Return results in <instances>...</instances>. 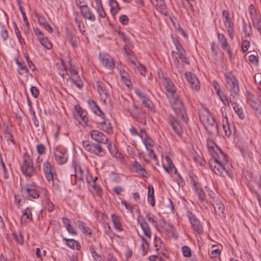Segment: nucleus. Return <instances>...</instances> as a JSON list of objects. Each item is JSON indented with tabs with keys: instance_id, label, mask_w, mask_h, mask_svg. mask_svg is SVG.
<instances>
[{
	"instance_id": "680f3d73",
	"label": "nucleus",
	"mask_w": 261,
	"mask_h": 261,
	"mask_svg": "<svg viewBox=\"0 0 261 261\" xmlns=\"http://www.w3.org/2000/svg\"><path fill=\"white\" fill-rule=\"evenodd\" d=\"M5 137L9 144L15 145V142L13 139V135L10 132L6 131L5 133Z\"/></svg>"
},
{
	"instance_id": "2eb2a0df",
	"label": "nucleus",
	"mask_w": 261,
	"mask_h": 261,
	"mask_svg": "<svg viewBox=\"0 0 261 261\" xmlns=\"http://www.w3.org/2000/svg\"><path fill=\"white\" fill-rule=\"evenodd\" d=\"M55 159L59 165H63L67 160L66 151L62 149L56 148L54 150Z\"/></svg>"
},
{
	"instance_id": "393cba45",
	"label": "nucleus",
	"mask_w": 261,
	"mask_h": 261,
	"mask_svg": "<svg viewBox=\"0 0 261 261\" xmlns=\"http://www.w3.org/2000/svg\"><path fill=\"white\" fill-rule=\"evenodd\" d=\"M103 120L99 123L101 129L109 134L113 133V126L110 121L108 119L102 118Z\"/></svg>"
},
{
	"instance_id": "412c9836",
	"label": "nucleus",
	"mask_w": 261,
	"mask_h": 261,
	"mask_svg": "<svg viewBox=\"0 0 261 261\" xmlns=\"http://www.w3.org/2000/svg\"><path fill=\"white\" fill-rule=\"evenodd\" d=\"M82 16L86 19L91 22L96 20V16L92 10L87 6L80 9Z\"/></svg>"
},
{
	"instance_id": "a19ab883",
	"label": "nucleus",
	"mask_w": 261,
	"mask_h": 261,
	"mask_svg": "<svg viewBox=\"0 0 261 261\" xmlns=\"http://www.w3.org/2000/svg\"><path fill=\"white\" fill-rule=\"evenodd\" d=\"M146 219L155 228L157 229L159 228L158 223L154 214L151 213H148L146 215Z\"/></svg>"
},
{
	"instance_id": "13d9d810",
	"label": "nucleus",
	"mask_w": 261,
	"mask_h": 261,
	"mask_svg": "<svg viewBox=\"0 0 261 261\" xmlns=\"http://www.w3.org/2000/svg\"><path fill=\"white\" fill-rule=\"evenodd\" d=\"M253 25L261 35V17L260 16L252 21Z\"/></svg>"
},
{
	"instance_id": "cd10ccee",
	"label": "nucleus",
	"mask_w": 261,
	"mask_h": 261,
	"mask_svg": "<svg viewBox=\"0 0 261 261\" xmlns=\"http://www.w3.org/2000/svg\"><path fill=\"white\" fill-rule=\"evenodd\" d=\"M223 23L227 32L228 35L229 36L231 39H233L235 35L233 23L231 20L224 21H223Z\"/></svg>"
},
{
	"instance_id": "5fc2aeb1",
	"label": "nucleus",
	"mask_w": 261,
	"mask_h": 261,
	"mask_svg": "<svg viewBox=\"0 0 261 261\" xmlns=\"http://www.w3.org/2000/svg\"><path fill=\"white\" fill-rule=\"evenodd\" d=\"M243 32L246 37H250L252 34V27L251 25L244 23L243 24Z\"/></svg>"
},
{
	"instance_id": "4468645a",
	"label": "nucleus",
	"mask_w": 261,
	"mask_h": 261,
	"mask_svg": "<svg viewBox=\"0 0 261 261\" xmlns=\"http://www.w3.org/2000/svg\"><path fill=\"white\" fill-rule=\"evenodd\" d=\"M185 75L186 80L190 84L191 88L195 91H198L200 86L196 75L190 72H186Z\"/></svg>"
},
{
	"instance_id": "4be33fe9",
	"label": "nucleus",
	"mask_w": 261,
	"mask_h": 261,
	"mask_svg": "<svg viewBox=\"0 0 261 261\" xmlns=\"http://www.w3.org/2000/svg\"><path fill=\"white\" fill-rule=\"evenodd\" d=\"M133 170L143 178H147L148 173L144 167L138 162L135 161L132 163Z\"/></svg>"
},
{
	"instance_id": "c85d7f7f",
	"label": "nucleus",
	"mask_w": 261,
	"mask_h": 261,
	"mask_svg": "<svg viewBox=\"0 0 261 261\" xmlns=\"http://www.w3.org/2000/svg\"><path fill=\"white\" fill-rule=\"evenodd\" d=\"M119 71L121 77L125 84L127 87L132 85V82L130 81L128 73L123 69L117 66L116 67Z\"/></svg>"
},
{
	"instance_id": "bb28decb",
	"label": "nucleus",
	"mask_w": 261,
	"mask_h": 261,
	"mask_svg": "<svg viewBox=\"0 0 261 261\" xmlns=\"http://www.w3.org/2000/svg\"><path fill=\"white\" fill-rule=\"evenodd\" d=\"M97 91L101 98L104 101L106 100V98L109 96V94L107 92L105 84L100 81L97 82Z\"/></svg>"
},
{
	"instance_id": "8fccbe9b",
	"label": "nucleus",
	"mask_w": 261,
	"mask_h": 261,
	"mask_svg": "<svg viewBox=\"0 0 261 261\" xmlns=\"http://www.w3.org/2000/svg\"><path fill=\"white\" fill-rule=\"evenodd\" d=\"M217 95L225 106L229 107V103H230V99H228L227 96L223 92H221L220 94H218Z\"/></svg>"
},
{
	"instance_id": "603ef678",
	"label": "nucleus",
	"mask_w": 261,
	"mask_h": 261,
	"mask_svg": "<svg viewBox=\"0 0 261 261\" xmlns=\"http://www.w3.org/2000/svg\"><path fill=\"white\" fill-rule=\"evenodd\" d=\"M88 121V117L87 116V112L85 111L83 113V115H81L79 118V120H78L80 124H81L83 126H86L87 125V122Z\"/></svg>"
},
{
	"instance_id": "bf43d9fd",
	"label": "nucleus",
	"mask_w": 261,
	"mask_h": 261,
	"mask_svg": "<svg viewBox=\"0 0 261 261\" xmlns=\"http://www.w3.org/2000/svg\"><path fill=\"white\" fill-rule=\"evenodd\" d=\"M15 239L21 245L23 244L24 240L22 233L19 231L18 233L14 232L13 233Z\"/></svg>"
},
{
	"instance_id": "6e6552de",
	"label": "nucleus",
	"mask_w": 261,
	"mask_h": 261,
	"mask_svg": "<svg viewBox=\"0 0 261 261\" xmlns=\"http://www.w3.org/2000/svg\"><path fill=\"white\" fill-rule=\"evenodd\" d=\"M83 146L85 149L90 153L102 157L105 155V151L99 143L90 142L88 140L83 141Z\"/></svg>"
},
{
	"instance_id": "dca6fc26",
	"label": "nucleus",
	"mask_w": 261,
	"mask_h": 261,
	"mask_svg": "<svg viewBox=\"0 0 261 261\" xmlns=\"http://www.w3.org/2000/svg\"><path fill=\"white\" fill-rule=\"evenodd\" d=\"M92 139L97 143L106 144L108 143V138L102 133L97 130H92L90 132Z\"/></svg>"
},
{
	"instance_id": "a878e982",
	"label": "nucleus",
	"mask_w": 261,
	"mask_h": 261,
	"mask_svg": "<svg viewBox=\"0 0 261 261\" xmlns=\"http://www.w3.org/2000/svg\"><path fill=\"white\" fill-rule=\"evenodd\" d=\"M88 104L93 113L101 117L102 118H105L104 113L94 100L89 99L88 100Z\"/></svg>"
},
{
	"instance_id": "ea45409f",
	"label": "nucleus",
	"mask_w": 261,
	"mask_h": 261,
	"mask_svg": "<svg viewBox=\"0 0 261 261\" xmlns=\"http://www.w3.org/2000/svg\"><path fill=\"white\" fill-rule=\"evenodd\" d=\"M77 224L79 228L84 234L90 235L91 234V229L81 220L77 221Z\"/></svg>"
},
{
	"instance_id": "39448f33",
	"label": "nucleus",
	"mask_w": 261,
	"mask_h": 261,
	"mask_svg": "<svg viewBox=\"0 0 261 261\" xmlns=\"http://www.w3.org/2000/svg\"><path fill=\"white\" fill-rule=\"evenodd\" d=\"M224 76L227 84L230 87V99H238L240 90L238 80L231 73H225Z\"/></svg>"
},
{
	"instance_id": "c03bdc74",
	"label": "nucleus",
	"mask_w": 261,
	"mask_h": 261,
	"mask_svg": "<svg viewBox=\"0 0 261 261\" xmlns=\"http://www.w3.org/2000/svg\"><path fill=\"white\" fill-rule=\"evenodd\" d=\"M194 190L198 195V198L201 202H203L206 199V195L203 190L198 187L195 183L194 184Z\"/></svg>"
},
{
	"instance_id": "58836bf2",
	"label": "nucleus",
	"mask_w": 261,
	"mask_h": 261,
	"mask_svg": "<svg viewBox=\"0 0 261 261\" xmlns=\"http://www.w3.org/2000/svg\"><path fill=\"white\" fill-rule=\"evenodd\" d=\"M70 80L71 81L73 84L75 85L79 88L81 89L83 88V82L82 78L78 74L71 76L70 78Z\"/></svg>"
},
{
	"instance_id": "49530a36",
	"label": "nucleus",
	"mask_w": 261,
	"mask_h": 261,
	"mask_svg": "<svg viewBox=\"0 0 261 261\" xmlns=\"http://www.w3.org/2000/svg\"><path fill=\"white\" fill-rule=\"evenodd\" d=\"M67 39L73 47L75 48L77 47V38L74 34L71 33H68L67 34Z\"/></svg>"
},
{
	"instance_id": "5701e85b",
	"label": "nucleus",
	"mask_w": 261,
	"mask_h": 261,
	"mask_svg": "<svg viewBox=\"0 0 261 261\" xmlns=\"http://www.w3.org/2000/svg\"><path fill=\"white\" fill-rule=\"evenodd\" d=\"M17 65V71L19 75L26 76L29 73V70L27 67L25 62L22 60L15 59Z\"/></svg>"
},
{
	"instance_id": "e433bc0d",
	"label": "nucleus",
	"mask_w": 261,
	"mask_h": 261,
	"mask_svg": "<svg viewBox=\"0 0 261 261\" xmlns=\"http://www.w3.org/2000/svg\"><path fill=\"white\" fill-rule=\"evenodd\" d=\"M165 159L167 162V166H163L164 170L167 173H170V172L174 170V173L176 174L177 170L175 168L174 165H173L172 160H171L170 157L167 155L166 156Z\"/></svg>"
},
{
	"instance_id": "0eeeda50",
	"label": "nucleus",
	"mask_w": 261,
	"mask_h": 261,
	"mask_svg": "<svg viewBox=\"0 0 261 261\" xmlns=\"http://www.w3.org/2000/svg\"><path fill=\"white\" fill-rule=\"evenodd\" d=\"M20 192L25 198L30 200L37 199L39 197V191L35 185L27 184L22 186Z\"/></svg>"
},
{
	"instance_id": "4c0bfd02",
	"label": "nucleus",
	"mask_w": 261,
	"mask_h": 261,
	"mask_svg": "<svg viewBox=\"0 0 261 261\" xmlns=\"http://www.w3.org/2000/svg\"><path fill=\"white\" fill-rule=\"evenodd\" d=\"M147 200L148 203H149L152 206L155 205V201L154 197V189L151 185H149L148 188Z\"/></svg>"
},
{
	"instance_id": "4d7b16f0",
	"label": "nucleus",
	"mask_w": 261,
	"mask_h": 261,
	"mask_svg": "<svg viewBox=\"0 0 261 261\" xmlns=\"http://www.w3.org/2000/svg\"><path fill=\"white\" fill-rule=\"evenodd\" d=\"M162 245L163 243L161 239L155 236L153 239V246L155 250L158 251L160 248L162 247Z\"/></svg>"
},
{
	"instance_id": "c9c22d12",
	"label": "nucleus",
	"mask_w": 261,
	"mask_h": 261,
	"mask_svg": "<svg viewBox=\"0 0 261 261\" xmlns=\"http://www.w3.org/2000/svg\"><path fill=\"white\" fill-rule=\"evenodd\" d=\"M96 3V10L98 14L99 17L105 18L106 17V13L103 8L101 0H95Z\"/></svg>"
},
{
	"instance_id": "de8ad7c7",
	"label": "nucleus",
	"mask_w": 261,
	"mask_h": 261,
	"mask_svg": "<svg viewBox=\"0 0 261 261\" xmlns=\"http://www.w3.org/2000/svg\"><path fill=\"white\" fill-rule=\"evenodd\" d=\"M248 9L252 21L260 17L257 14L255 8L252 4L249 6Z\"/></svg>"
},
{
	"instance_id": "69168bd1",
	"label": "nucleus",
	"mask_w": 261,
	"mask_h": 261,
	"mask_svg": "<svg viewBox=\"0 0 261 261\" xmlns=\"http://www.w3.org/2000/svg\"><path fill=\"white\" fill-rule=\"evenodd\" d=\"M106 144L108 145V148L112 155L118 150L115 145L113 144L111 142H109V140L108 141V143Z\"/></svg>"
},
{
	"instance_id": "3c124183",
	"label": "nucleus",
	"mask_w": 261,
	"mask_h": 261,
	"mask_svg": "<svg viewBox=\"0 0 261 261\" xmlns=\"http://www.w3.org/2000/svg\"><path fill=\"white\" fill-rule=\"evenodd\" d=\"M40 43L46 49H50L52 47L51 43L49 41L46 37H43L40 38L39 40Z\"/></svg>"
},
{
	"instance_id": "f257e3e1",
	"label": "nucleus",
	"mask_w": 261,
	"mask_h": 261,
	"mask_svg": "<svg viewBox=\"0 0 261 261\" xmlns=\"http://www.w3.org/2000/svg\"><path fill=\"white\" fill-rule=\"evenodd\" d=\"M159 76L162 80V83L167 92V96L172 107L177 114L181 115V118L185 122L187 120L184 114V105L182 102L179 99L176 93V88L173 82L167 77L164 76L163 72L159 73Z\"/></svg>"
},
{
	"instance_id": "7c9ffc66",
	"label": "nucleus",
	"mask_w": 261,
	"mask_h": 261,
	"mask_svg": "<svg viewBox=\"0 0 261 261\" xmlns=\"http://www.w3.org/2000/svg\"><path fill=\"white\" fill-rule=\"evenodd\" d=\"M38 22L41 26L43 27L49 33L53 32V29L47 23V21L44 16L38 15L37 16Z\"/></svg>"
},
{
	"instance_id": "f704fd0d",
	"label": "nucleus",
	"mask_w": 261,
	"mask_h": 261,
	"mask_svg": "<svg viewBox=\"0 0 261 261\" xmlns=\"http://www.w3.org/2000/svg\"><path fill=\"white\" fill-rule=\"evenodd\" d=\"M109 5L110 7V12L113 16H115L120 10L119 4L116 0H109Z\"/></svg>"
},
{
	"instance_id": "7ed1b4c3",
	"label": "nucleus",
	"mask_w": 261,
	"mask_h": 261,
	"mask_svg": "<svg viewBox=\"0 0 261 261\" xmlns=\"http://www.w3.org/2000/svg\"><path fill=\"white\" fill-rule=\"evenodd\" d=\"M199 119L205 128L210 134L218 133V125L214 116L207 110H203L199 112Z\"/></svg>"
},
{
	"instance_id": "c756f323",
	"label": "nucleus",
	"mask_w": 261,
	"mask_h": 261,
	"mask_svg": "<svg viewBox=\"0 0 261 261\" xmlns=\"http://www.w3.org/2000/svg\"><path fill=\"white\" fill-rule=\"evenodd\" d=\"M32 220V214L31 208L27 207L22 212L21 219L22 224H27Z\"/></svg>"
},
{
	"instance_id": "0e129e2a",
	"label": "nucleus",
	"mask_w": 261,
	"mask_h": 261,
	"mask_svg": "<svg viewBox=\"0 0 261 261\" xmlns=\"http://www.w3.org/2000/svg\"><path fill=\"white\" fill-rule=\"evenodd\" d=\"M135 66L136 67V68L138 69V70L141 75L143 76L145 75L146 70L145 67L144 65L141 64L140 63L138 62L137 63V65H135Z\"/></svg>"
},
{
	"instance_id": "9d476101",
	"label": "nucleus",
	"mask_w": 261,
	"mask_h": 261,
	"mask_svg": "<svg viewBox=\"0 0 261 261\" xmlns=\"http://www.w3.org/2000/svg\"><path fill=\"white\" fill-rule=\"evenodd\" d=\"M172 56L174 64L180 72L181 71L182 65L180 64L179 59L181 60L182 62L187 64H190V60L186 56V51L182 52L181 51L179 52H175L174 51H172Z\"/></svg>"
},
{
	"instance_id": "72a5a7b5",
	"label": "nucleus",
	"mask_w": 261,
	"mask_h": 261,
	"mask_svg": "<svg viewBox=\"0 0 261 261\" xmlns=\"http://www.w3.org/2000/svg\"><path fill=\"white\" fill-rule=\"evenodd\" d=\"M111 217V220L113 223L115 229L119 232L122 231L123 230V227L120 222L119 217L115 214H112Z\"/></svg>"
},
{
	"instance_id": "052dcab7",
	"label": "nucleus",
	"mask_w": 261,
	"mask_h": 261,
	"mask_svg": "<svg viewBox=\"0 0 261 261\" xmlns=\"http://www.w3.org/2000/svg\"><path fill=\"white\" fill-rule=\"evenodd\" d=\"M181 251L184 257H190L191 256V250L189 247L187 246H182L181 248Z\"/></svg>"
},
{
	"instance_id": "ddd939ff",
	"label": "nucleus",
	"mask_w": 261,
	"mask_h": 261,
	"mask_svg": "<svg viewBox=\"0 0 261 261\" xmlns=\"http://www.w3.org/2000/svg\"><path fill=\"white\" fill-rule=\"evenodd\" d=\"M246 98L247 102L252 108L258 111L261 115V102L255 96L249 92H247Z\"/></svg>"
},
{
	"instance_id": "a211bd4d",
	"label": "nucleus",
	"mask_w": 261,
	"mask_h": 261,
	"mask_svg": "<svg viewBox=\"0 0 261 261\" xmlns=\"http://www.w3.org/2000/svg\"><path fill=\"white\" fill-rule=\"evenodd\" d=\"M135 93L141 101L142 105H143L145 107L152 111L153 109V104L148 97L139 89H136Z\"/></svg>"
},
{
	"instance_id": "20e7f679",
	"label": "nucleus",
	"mask_w": 261,
	"mask_h": 261,
	"mask_svg": "<svg viewBox=\"0 0 261 261\" xmlns=\"http://www.w3.org/2000/svg\"><path fill=\"white\" fill-rule=\"evenodd\" d=\"M20 168L22 173L27 177H31L35 174L32 160L28 153L23 154Z\"/></svg>"
},
{
	"instance_id": "e2e57ef3",
	"label": "nucleus",
	"mask_w": 261,
	"mask_h": 261,
	"mask_svg": "<svg viewBox=\"0 0 261 261\" xmlns=\"http://www.w3.org/2000/svg\"><path fill=\"white\" fill-rule=\"evenodd\" d=\"M75 21L76 23L77 24L79 31L82 34H84V33L85 32V30L83 22L81 20L79 19L77 17H76L75 18Z\"/></svg>"
},
{
	"instance_id": "aec40b11",
	"label": "nucleus",
	"mask_w": 261,
	"mask_h": 261,
	"mask_svg": "<svg viewBox=\"0 0 261 261\" xmlns=\"http://www.w3.org/2000/svg\"><path fill=\"white\" fill-rule=\"evenodd\" d=\"M168 122L171 126L174 132L179 136L182 134V128L180 123L176 119L171 115L169 116Z\"/></svg>"
},
{
	"instance_id": "f8f14e48",
	"label": "nucleus",
	"mask_w": 261,
	"mask_h": 261,
	"mask_svg": "<svg viewBox=\"0 0 261 261\" xmlns=\"http://www.w3.org/2000/svg\"><path fill=\"white\" fill-rule=\"evenodd\" d=\"M99 59L102 65L110 70H113L115 67L114 59L108 54H99Z\"/></svg>"
},
{
	"instance_id": "b1692460",
	"label": "nucleus",
	"mask_w": 261,
	"mask_h": 261,
	"mask_svg": "<svg viewBox=\"0 0 261 261\" xmlns=\"http://www.w3.org/2000/svg\"><path fill=\"white\" fill-rule=\"evenodd\" d=\"M237 99H230V102L236 113L241 119L243 120L245 118V114L242 107L238 104Z\"/></svg>"
},
{
	"instance_id": "f3484780",
	"label": "nucleus",
	"mask_w": 261,
	"mask_h": 261,
	"mask_svg": "<svg viewBox=\"0 0 261 261\" xmlns=\"http://www.w3.org/2000/svg\"><path fill=\"white\" fill-rule=\"evenodd\" d=\"M137 222L139 224L144 234L149 239L151 237V231L145 219L140 215L138 217Z\"/></svg>"
},
{
	"instance_id": "79ce46f5",
	"label": "nucleus",
	"mask_w": 261,
	"mask_h": 261,
	"mask_svg": "<svg viewBox=\"0 0 261 261\" xmlns=\"http://www.w3.org/2000/svg\"><path fill=\"white\" fill-rule=\"evenodd\" d=\"M151 3L156 7L159 11L162 12L166 10V6L164 0H154Z\"/></svg>"
},
{
	"instance_id": "a18cd8bd",
	"label": "nucleus",
	"mask_w": 261,
	"mask_h": 261,
	"mask_svg": "<svg viewBox=\"0 0 261 261\" xmlns=\"http://www.w3.org/2000/svg\"><path fill=\"white\" fill-rule=\"evenodd\" d=\"M68 64L69 66V71L70 73L71 76L77 74L79 73L77 67L72 63V60L69 58L68 60Z\"/></svg>"
},
{
	"instance_id": "09e8293b",
	"label": "nucleus",
	"mask_w": 261,
	"mask_h": 261,
	"mask_svg": "<svg viewBox=\"0 0 261 261\" xmlns=\"http://www.w3.org/2000/svg\"><path fill=\"white\" fill-rule=\"evenodd\" d=\"M143 143L145 146L146 149L150 148H153L154 142L153 140L148 136L143 139Z\"/></svg>"
},
{
	"instance_id": "6e6d98bb",
	"label": "nucleus",
	"mask_w": 261,
	"mask_h": 261,
	"mask_svg": "<svg viewBox=\"0 0 261 261\" xmlns=\"http://www.w3.org/2000/svg\"><path fill=\"white\" fill-rule=\"evenodd\" d=\"M92 189H93V192L96 194L97 196L100 197L102 195V189L99 185H96V184L95 182V180L93 181Z\"/></svg>"
},
{
	"instance_id": "1a4fd4ad",
	"label": "nucleus",
	"mask_w": 261,
	"mask_h": 261,
	"mask_svg": "<svg viewBox=\"0 0 261 261\" xmlns=\"http://www.w3.org/2000/svg\"><path fill=\"white\" fill-rule=\"evenodd\" d=\"M187 216L194 232L198 234L202 233L203 232V226L196 216L189 211L187 212Z\"/></svg>"
},
{
	"instance_id": "f03ea898",
	"label": "nucleus",
	"mask_w": 261,
	"mask_h": 261,
	"mask_svg": "<svg viewBox=\"0 0 261 261\" xmlns=\"http://www.w3.org/2000/svg\"><path fill=\"white\" fill-rule=\"evenodd\" d=\"M227 162L226 156L223 152L215 153L210 161V166L216 175L225 177L226 175L231 177V173L226 169L225 165Z\"/></svg>"
},
{
	"instance_id": "2f4dec72",
	"label": "nucleus",
	"mask_w": 261,
	"mask_h": 261,
	"mask_svg": "<svg viewBox=\"0 0 261 261\" xmlns=\"http://www.w3.org/2000/svg\"><path fill=\"white\" fill-rule=\"evenodd\" d=\"M207 148L212 156L215 153L218 154L219 152H223L217 145L211 140L207 141Z\"/></svg>"
},
{
	"instance_id": "37998d69",
	"label": "nucleus",
	"mask_w": 261,
	"mask_h": 261,
	"mask_svg": "<svg viewBox=\"0 0 261 261\" xmlns=\"http://www.w3.org/2000/svg\"><path fill=\"white\" fill-rule=\"evenodd\" d=\"M214 209L216 213H217L220 217L222 218L225 217V215L224 213L225 208L223 204L221 203H216L214 205Z\"/></svg>"
},
{
	"instance_id": "9b49d317",
	"label": "nucleus",
	"mask_w": 261,
	"mask_h": 261,
	"mask_svg": "<svg viewBox=\"0 0 261 261\" xmlns=\"http://www.w3.org/2000/svg\"><path fill=\"white\" fill-rule=\"evenodd\" d=\"M220 112L222 118V127L225 133V135L227 137H230L232 133L234 132V127L230 125L228 121L227 115L226 113V109L225 107H222L220 109Z\"/></svg>"
},
{
	"instance_id": "338daca9",
	"label": "nucleus",
	"mask_w": 261,
	"mask_h": 261,
	"mask_svg": "<svg viewBox=\"0 0 261 261\" xmlns=\"http://www.w3.org/2000/svg\"><path fill=\"white\" fill-rule=\"evenodd\" d=\"M250 46V42L247 40H243L242 41V49L243 52H246Z\"/></svg>"
},
{
	"instance_id": "864d4df0",
	"label": "nucleus",
	"mask_w": 261,
	"mask_h": 261,
	"mask_svg": "<svg viewBox=\"0 0 261 261\" xmlns=\"http://www.w3.org/2000/svg\"><path fill=\"white\" fill-rule=\"evenodd\" d=\"M75 113L74 114V117L78 121L79 120L80 117L83 115V113L86 111L82 108L79 105H76L74 107Z\"/></svg>"
},
{
	"instance_id": "423d86ee",
	"label": "nucleus",
	"mask_w": 261,
	"mask_h": 261,
	"mask_svg": "<svg viewBox=\"0 0 261 261\" xmlns=\"http://www.w3.org/2000/svg\"><path fill=\"white\" fill-rule=\"evenodd\" d=\"M43 171L46 180L51 182L54 186H58L57 175L54 171L53 167L48 161H45L43 164Z\"/></svg>"
},
{
	"instance_id": "774afa93",
	"label": "nucleus",
	"mask_w": 261,
	"mask_h": 261,
	"mask_svg": "<svg viewBox=\"0 0 261 261\" xmlns=\"http://www.w3.org/2000/svg\"><path fill=\"white\" fill-rule=\"evenodd\" d=\"M45 208L49 212H51L55 208L54 204L48 200H47L45 202Z\"/></svg>"
},
{
	"instance_id": "473e14b6",
	"label": "nucleus",
	"mask_w": 261,
	"mask_h": 261,
	"mask_svg": "<svg viewBox=\"0 0 261 261\" xmlns=\"http://www.w3.org/2000/svg\"><path fill=\"white\" fill-rule=\"evenodd\" d=\"M63 240L66 242V245L73 250H79L81 248L80 243L76 240L72 239L63 238Z\"/></svg>"
},
{
	"instance_id": "6ab92c4d",
	"label": "nucleus",
	"mask_w": 261,
	"mask_h": 261,
	"mask_svg": "<svg viewBox=\"0 0 261 261\" xmlns=\"http://www.w3.org/2000/svg\"><path fill=\"white\" fill-rule=\"evenodd\" d=\"M218 40L221 44L222 48L225 50L228 54L229 58H231L232 52L230 46L227 42V39L223 34L218 33Z\"/></svg>"
}]
</instances>
